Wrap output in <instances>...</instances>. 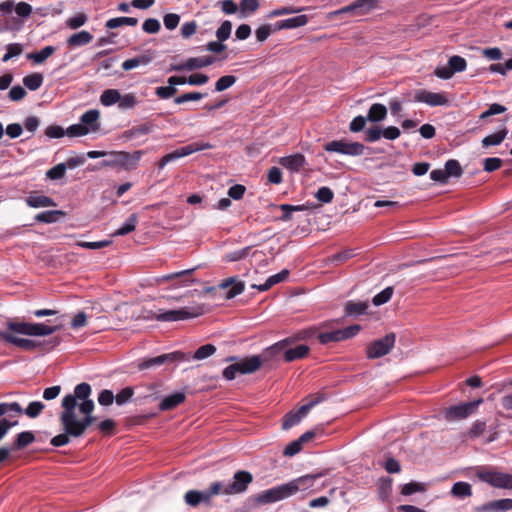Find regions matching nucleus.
Instances as JSON below:
<instances>
[{
	"label": "nucleus",
	"mask_w": 512,
	"mask_h": 512,
	"mask_svg": "<svg viewBox=\"0 0 512 512\" xmlns=\"http://www.w3.org/2000/svg\"><path fill=\"white\" fill-rule=\"evenodd\" d=\"M356 254L353 249H346L344 251H341L337 254H334L331 256L330 261L336 264L343 263L352 257H354Z\"/></svg>",
	"instance_id": "62"
},
{
	"label": "nucleus",
	"mask_w": 512,
	"mask_h": 512,
	"mask_svg": "<svg viewBox=\"0 0 512 512\" xmlns=\"http://www.w3.org/2000/svg\"><path fill=\"white\" fill-rule=\"evenodd\" d=\"M368 307V302L348 301L345 305V312L347 315L359 316L365 314Z\"/></svg>",
	"instance_id": "32"
},
{
	"label": "nucleus",
	"mask_w": 512,
	"mask_h": 512,
	"mask_svg": "<svg viewBox=\"0 0 512 512\" xmlns=\"http://www.w3.org/2000/svg\"><path fill=\"white\" fill-rule=\"evenodd\" d=\"M161 28L159 20L155 18H148L143 22L142 29L148 34L158 33Z\"/></svg>",
	"instance_id": "59"
},
{
	"label": "nucleus",
	"mask_w": 512,
	"mask_h": 512,
	"mask_svg": "<svg viewBox=\"0 0 512 512\" xmlns=\"http://www.w3.org/2000/svg\"><path fill=\"white\" fill-rule=\"evenodd\" d=\"M16 334V332H13L8 329L7 331L0 332V339L6 343L13 344L14 346L24 351H35L42 345V343L39 341L22 338L17 336Z\"/></svg>",
	"instance_id": "15"
},
{
	"label": "nucleus",
	"mask_w": 512,
	"mask_h": 512,
	"mask_svg": "<svg viewBox=\"0 0 512 512\" xmlns=\"http://www.w3.org/2000/svg\"><path fill=\"white\" fill-rule=\"evenodd\" d=\"M208 311L205 304H197L190 307H183L175 310H159L154 318L161 322H174L195 318L205 314Z\"/></svg>",
	"instance_id": "3"
},
{
	"label": "nucleus",
	"mask_w": 512,
	"mask_h": 512,
	"mask_svg": "<svg viewBox=\"0 0 512 512\" xmlns=\"http://www.w3.org/2000/svg\"><path fill=\"white\" fill-rule=\"evenodd\" d=\"M138 223V217L136 214H131L123 225L118 228L112 236H124L135 230Z\"/></svg>",
	"instance_id": "34"
},
{
	"label": "nucleus",
	"mask_w": 512,
	"mask_h": 512,
	"mask_svg": "<svg viewBox=\"0 0 512 512\" xmlns=\"http://www.w3.org/2000/svg\"><path fill=\"white\" fill-rule=\"evenodd\" d=\"M221 491V481H215L205 490H188L184 495V501L191 507H197L200 504L209 506L214 496L222 495Z\"/></svg>",
	"instance_id": "4"
},
{
	"label": "nucleus",
	"mask_w": 512,
	"mask_h": 512,
	"mask_svg": "<svg viewBox=\"0 0 512 512\" xmlns=\"http://www.w3.org/2000/svg\"><path fill=\"white\" fill-rule=\"evenodd\" d=\"M185 398H186L185 393L175 392V393L163 398V400L161 401V403L159 405V409L161 411H167V410L174 409L175 407H177L178 405L183 403Z\"/></svg>",
	"instance_id": "24"
},
{
	"label": "nucleus",
	"mask_w": 512,
	"mask_h": 512,
	"mask_svg": "<svg viewBox=\"0 0 512 512\" xmlns=\"http://www.w3.org/2000/svg\"><path fill=\"white\" fill-rule=\"evenodd\" d=\"M67 170V166L65 163H59L55 165L54 167L50 168L46 172L47 178L51 180H58L64 177Z\"/></svg>",
	"instance_id": "49"
},
{
	"label": "nucleus",
	"mask_w": 512,
	"mask_h": 512,
	"mask_svg": "<svg viewBox=\"0 0 512 512\" xmlns=\"http://www.w3.org/2000/svg\"><path fill=\"white\" fill-rule=\"evenodd\" d=\"M301 421V415L296 412H289L284 416L282 428L288 430L291 427L297 425Z\"/></svg>",
	"instance_id": "57"
},
{
	"label": "nucleus",
	"mask_w": 512,
	"mask_h": 512,
	"mask_svg": "<svg viewBox=\"0 0 512 512\" xmlns=\"http://www.w3.org/2000/svg\"><path fill=\"white\" fill-rule=\"evenodd\" d=\"M354 8V14L355 15H363L370 11L374 5V0H356L352 3Z\"/></svg>",
	"instance_id": "44"
},
{
	"label": "nucleus",
	"mask_w": 512,
	"mask_h": 512,
	"mask_svg": "<svg viewBox=\"0 0 512 512\" xmlns=\"http://www.w3.org/2000/svg\"><path fill=\"white\" fill-rule=\"evenodd\" d=\"M477 478L495 488L512 489V475L488 469L485 467H478L476 470Z\"/></svg>",
	"instance_id": "5"
},
{
	"label": "nucleus",
	"mask_w": 512,
	"mask_h": 512,
	"mask_svg": "<svg viewBox=\"0 0 512 512\" xmlns=\"http://www.w3.org/2000/svg\"><path fill=\"white\" fill-rule=\"evenodd\" d=\"M26 203L32 208L54 207L56 203L54 200L45 195L30 194L26 198Z\"/></svg>",
	"instance_id": "26"
},
{
	"label": "nucleus",
	"mask_w": 512,
	"mask_h": 512,
	"mask_svg": "<svg viewBox=\"0 0 512 512\" xmlns=\"http://www.w3.org/2000/svg\"><path fill=\"white\" fill-rule=\"evenodd\" d=\"M177 88L176 87H172L171 85L168 84V86H160V87H157L155 89V94L160 98V99H169L171 98L172 96H174L176 93H177Z\"/></svg>",
	"instance_id": "63"
},
{
	"label": "nucleus",
	"mask_w": 512,
	"mask_h": 512,
	"mask_svg": "<svg viewBox=\"0 0 512 512\" xmlns=\"http://www.w3.org/2000/svg\"><path fill=\"white\" fill-rule=\"evenodd\" d=\"M483 402L480 398L475 401L461 403L445 408L443 411V417L448 422H455L466 419L470 415L476 412L478 406Z\"/></svg>",
	"instance_id": "9"
},
{
	"label": "nucleus",
	"mask_w": 512,
	"mask_h": 512,
	"mask_svg": "<svg viewBox=\"0 0 512 512\" xmlns=\"http://www.w3.org/2000/svg\"><path fill=\"white\" fill-rule=\"evenodd\" d=\"M11 413H15L16 415L23 413V409L18 402L0 403V417L6 414L11 415Z\"/></svg>",
	"instance_id": "45"
},
{
	"label": "nucleus",
	"mask_w": 512,
	"mask_h": 512,
	"mask_svg": "<svg viewBox=\"0 0 512 512\" xmlns=\"http://www.w3.org/2000/svg\"><path fill=\"white\" fill-rule=\"evenodd\" d=\"M45 405L40 401H33L28 404V406L23 410L29 418H36L43 411Z\"/></svg>",
	"instance_id": "51"
},
{
	"label": "nucleus",
	"mask_w": 512,
	"mask_h": 512,
	"mask_svg": "<svg viewBox=\"0 0 512 512\" xmlns=\"http://www.w3.org/2000/svg\"><path fill=\"white\" fill-rule=\"evenodd\" d=\"M230 286H231V288L227 292V295H226L227 299H232V298L240 295L244 291L245 283L243 281L237 280L235 277H230V278L223 280L219 284V288L223 289V290L227 289Z\"/></svg>",
	"instance_id": "20"
},
{
	"label": "nucleus",
	"mask_w": 512,
	"mask_h": 512,
	"mask_svg": "<svg viewBox=\"0 0 512 512\" xmlns=\"http://www.w3.org/2000/svg\"><path fill=\"white\" fill-rule=\"evenodd\" d=\"M395 334L388 333L384 337L373 341L366 348L368 359H377L387 355L395 345Z\"/></svg>",
	"instance_id": "11"
},
{
	"label": "nucleus",
	"mask_w": 512,
	"mask_h": 512,
	"mask_svg": "<svg viewBox=\"0 0 512 512\" xmlns=\"http://www.w3.org/2000/svg\"><path fill=\"white\" fill-rule=\"evenodd\" d=\"M361 329L360 325H351L344 329H337L329 332H321L318 340L321 344H329L331 342H340L354 337Z\"/></svg>",
	"instance_id": "12"
},
{
	"label": "nucleus",
	"mask_w": 512,
	"mask_h": 512,
	"mask_svg": "<svg viewBox=\"0 0 512 512\" xmlns=\"http://www.w3.org/2000/svg\"><path fill=\"white\" fill-rule=\"evenodd\" d=\"M253 481V475L245 470H239L234 473L232 482L224 484L221 482L222 495L242 494L247 491L249 484Z\"/></svg>",
	"instance_id": "8"
},
{
	"label": "nucleus",
	"mask_w": 512,
	"mask_h": 512,
	"mask_svg": "<svg viewBox=\"0 0 512 512\" xmlns=\"http://www.w3.org/2000/svg\"><path fill=\"white\" fill-rule=\"evenodd\" d=\"M154 126L150 123H143L137 126H133L131 129L126 130L123 133L125 139L131 140L138 138L143 135H148L153 131Z\"/></svg>",
	"instance_id": "27"
},
{
	"label": "nucleus",
	"mask_w": 512,
	"mask_h": 512,
	"mask_svg": "<svg viewBox=\"0 0 512 512\" xmlns=\"http://www.w3.org/2000/svg\"><path fill=\"white\" fill-rule=\"evenodd\" d=\"M329 153H338L346 156H361L364 153L365 146L360 142H351L346 139H339L327 142L323 146Z\"/></svg>",
	"instance_id": "6"
},
{
	"label": "nucleus",
	"mask_w": 512,
	"mask_h": 512,
	"mask_svg": "<svg viewBox=\"0 0 512 512\" xmlns=\"http://www.w3.org/2000/svg\"><path fill=\"white\" fill-rule=\"evenodd\" d=\"M8 329L22 335L47 336L57 331V326H48L43 323L18 322L9 323Z\"/></svg>",
	"instance_id": "7"
},
{
	"label": "nucleus",
	"mask_w": 512,
	"mask_h": 512,
	"mask_svg": "<svg viewBox=\"0 0 512 512\" xmlns=\"http://www.w3.org/2000/svg\"><path fill=\"white\" fill-rule=\"evenodd\" d=\"M139 101L136 96L132 93L121 95V99L119 100V108L120 109H132L134 108Z\"/></svg>",
	"instance_id": "55"
},
{
	"label": "nucleus",
	"mask_w": 512,
	"mask_h": 512,
	"mask_svg": "<svg viewBox=\"0 0 512 512\" xmlns=\"http://www.w3.org/2000/svg\"><path fill=\"white\" fill-rule=\"evenodd\" d=\"M197 29H198V25H197L196 21L184 22L180 29L181 36L184 39H188L196 33Z\"/></svg>",
	"instance_id": "60"
},
{
	"label": "nucleus",
	"mask_w": 512,
	"mask_h": 512,
	"mask_svg": "<svg viewBox=\"0 0 512 512\" xmlns=\"http://www.w3.org/2000/svg\"><path fill=\"white\" fill-rule=\"evenodd\" d=\"M393 295V288L392 287H386L384 290L376 294L373 299L372 303L375 306H381L385 303H387Z\"/></svg>",
	"instance_id": "47"
},
{
	"label": "nucleus",
	"mask_w": 512,
	"mask_h": 512,
	"mask_svg": "<svg viewBox=\"0 0 512 512\" xmlns=\"http://www.w3.org/2000/svg\"><path fill=\"white\" fill-rule=\"evenodd\" d=\"M91 394V386L88 384V383H80L78 385H76V387L74 388V394H71L72 397H75V401H77V399L79 400H82L81 402H85V401H92L91 399H89V396Z\"/></svg>",
	"instance_id": "40"
},
{
	"label": "nucleus",
	"mask_w": 512,
	"mask_h": 512,
	"mask_svg": "<svg viewBox=\"0 0 512 512\" xmlns=\"http://www.w3.org/2000/svg\"><path fill=\"white\" fill-rule=\"evenodd\" d=\"M56 51L54 46H45L37 52L27 54V59L33 61L35 64L44 63L54 52Z\"/></svg>",
	"instance_id": "30"
},
{
	"label": "nucleus",
	"mask_w": 512,
	"mask_h": 512,
	"mask_svg": "<svg viewBox=\"0 0 512 512\" xmlns=\"http://www.w3.org/2000/svg\"><path fill=\"white\" fill-rule=\"evenodd\" d=\"M286 29H295L305 26L309 22L307 15H297L291 18L284 19Z\"/></svg>",
	"instance_id": "42"
},
{
	"label": "nucleus",
	"mask_w": 512,
	"mask_h": 512,
	"mask_svg": "<svg viewBox=\"0 0 512 512\" xmlns=\"http://www.w3.org/2000/svg\"><path fill=\"white\" fill-rule=\"evenodd\" d=\"M188 359H189V357H186L185 353L180 352V351H174L171 353L162 354V355H159L156 357L144 359L138 364V368L140 370H145V369H149L152 367L161 366L166 363H172V362L183 361V360H188Z\"/></svg>",
	"instance_id": "14"
},
{
	"label": "nucleus",
	"mask_w": 512,
	"mask_h": 512,
	"mask_svg": "<svg viewBox=\"0 0 512 512\" xmlns=\"http://www.w3.org/2000/svg\"><path fill=\"white\" fill-rule=\"evenodd\" d=\"M426 490V487L423 483L419 482H410L407 484H404L401 489V493L405 496L412 495L416 492H424Z\"/></svg>",
	"instance_id": "53"
},
{
	"label": "nucleus",
	"mask_w": 512,
	"mask_h": 512,
	"mask_svg": "<svg viewBox=\"0 0 512 512\" xmlns=\"http://www.w3.org/2000/svg\"><path fill=\"white\" fill-rule=\"evenodd\" d=\"M445 173H447V177H460L463 173V170L460 166V163L455 159H450L445 163L444 168Z\"/></svg>",
	"instance_id": "43"
},
{
	"label": "nucleus",
	"mask_w": 512,
	"mask_h": 512,
	"mask_svg": "<svg viewBox=\"0 0 512 512\" xmlns=\"http://www.w3.org/2000/svg\"><path fill=\"white\" fill-rule=\"evenodd\" d=\"M387 116V108L385 105L380 103H374L368 110L367 120L370 122L383 121Z\"/></svg>",
	"instance_id": "29"
},
{
	"label": "nucleus",
	"mask_w": 512,
	"mask_h": 512,
	"mask_svg": "<svg viewBox=\"0 0 512 512\" xmlns=\"http://www.w3.org/2000/svg\"><path fill=\"white\" fill-rule=\"evenodd\" d=\"M152 61V56L144 54L131 59H127L122 63V68L125 71L132 70L139 66L148 65Z\"/></svg>",
	"instance_id": "31"
},
{
	"label": "nucleus",
	"mask_w": 512,
	"mask_h": 512,
	"mask_svg": "<svg viewBox=\"0 0 512 512\" xmlns=\"http://www.w3.org/2000/svg\"><path fill=\"white\" fill-rule=\"evenodd\" d=\"M34 441H35V436L31 431L21 432L17 435L12 449L13 450L23 449V448L27 447L28 445H30L31 443H33Z\"/></svg>",
	"instance_id": "36"
},
{
	"label": "nucleus",
	"mask_w": 512,
	"mask_h": 512,
	"mask_svg": "<svg viewBox=\"0 0 512 512\" xmlns=\"http://www.w3.org/2000/svg\"><path fill=\"white\" fill-rule=\"evenodd\" d=\"M65 132L69 137H80L89 134V129H86L85 125L80 122L69 126Z\"/></svg>",
	"instance_id": "56"
},
{
	"label": "nucleus",
	"mask_w": 512,
	"mask_h": 512,
	"mask_svg": "<svg viewBox=\"0 0 512 512\" xmlns=\"http://www.w3.org/2000/svg\"><path fill=\"white\" fill-rule=\"evenodd\" d=\"M63 411L60 415V422L65 431L71 437L82 436L87 428L91 426L95 417L92 415L94 410L93 401L78 403L71 394L62 399Z\"/></svg>",
	"instance_id": "2"
},
{
	"label": "nucleus",
	"mask_w": 512,
	"mask_h": 512,
	"mask_svg": "<svg viewBox=\"0 0 512 512\" xmlns=\"http://www.w3.org/2000/svg\"><path fill=\"white\" fill-rule=\"evenodd\" d=\"M92 39L93 35L90 32L82 30L80 32L72 34L66 42L68 47L75 48L89 44L92 41Z\"/></svg>",
	"instance_id": "25"
},
{
	"label": "nucleus",
	"mask_w": 512,
	"mask_h": 512,
	"mask_svg": "<svg viewBox=\"0 0 512 512\" xmlns=\"http://www.w3.org/2000/svg\"><path fill=\"white\" fill-rule=\"evenodd\" d=\"M451 494L454 497H458V498L469 497L472 495V487L467 482H462V481L456 482L452 486Z\"/></svg>",
	"instance_id": "38"
},
{
	"label": "nucleus",
	"mask_w": 512,
	"mask_h": 512,
	"mask_svg": "<svg viewBox=\"0 0 512 512\" xmlns=\"http://www.w3.org/2000/svg\"><path fill=\"white\" fill-rule=\"evenodd\" d=\"M289 276V271L287 269H283L277 274H274L267 278V280L260 285L253 284L252 288L259 290L260 292H264L272 288L274 285L285 281Z\"/></svg>",
	"instance_id": "22"
},
{
	"label": "nucleus",
	"mask_w": 512,
	"mask_h": 512,
	"mask_svg": "<svg viewBox=\"0 0 512 512\" xmlns=\"http://www.w3.org/2000/svg\"><path fill=\"white\" fill-rule=\"evenodd\" d=\"M236 82V77L233 75H225L220 77L215 83V90L217 92H222L231 86H233Z\"/></svg>",
	"instance_id": "48"
},
{
	"label": "nucleus",
	"mask_w": 512,
	"mask_h": 512,
	"mask_svg": "<svg viewBox=\"0 0 512 512\" xmlns=\"http://www.w3.org/2000/svg\"><path fill=\"white\" fill-rule=\"evenodd\" d=\"M448 65L453 70V73L462 72L466 69V60L458 55H454L449 58Z\"/></svg>",
	"instance_id": "52"
},
{
	"label": "nucleus",
	"mask_w": 512,
	"mask_h": 512,
	"mask_svg": "<svg viewBox=\"0 0 512 512\" xmlns=\"http://www.w3.org/2000/svg\"><path fill=\"white\" fill-rule=\"evenodd\" d=\"M215 62V57L213 56H202V57H192L187 59L184 63L171 65L170 71H192L195 69H201L207 66L212 65Z\"/></svg>",
	"instance_id": "17"
},
{
	"label": "nucleus",
	"mask_w": 512,
	"mask_h": 512,
	"mask_svg": "<svg viewBox=\"0 0 512 512\" xmlns=\"http://www.w3.org/2000/svg\"><path fill=\"white\" fill-rule=\"evenodd\" d=\"M315 197L322 203H330L333 200L334 193L329 187L323 186L317 190Z\"/></svg>",
	"instance_id": "58"
},
{
	"label": "nucleus",
	"mask_w": 512,
	"mask_h": 512,
	"mask_svg": "<svg viewBox=\"0 0 512 512\" xmlns=\"http://www.w3.org/2000/svg\"><path fill=\"white\" fill-rule=\"evenodd\" d=\"M100 113L96 109L86 111L80 118L82 125L89 129V133L96 132L99 129Z\"/></svg>",
	"instance_id": "23"
},
{
	"label": "nucleus",
	"mask_w": 512,
	"mask_h": 512,
	"mask_svg": "<svg viewBox=\"0 0 512 512\" xmlns=\"http://www.w3.org/2000/svg\"><path fill=\"white\" fill-rule=\"evenodd\" d=\"M143 155V151L137 150L132 153L119 151L112 153L113 160L110 162H105V165H118L125 170H132L137 167L138 162L140 161Z\"/></svg>",
	"instance_id": "13"
},
{
	"label": "nucleus",
	"mask_w": 512,
	"mask_h": 512,
	"mask_svg": "<svg viewBox=\"0 0 512 512\" xmlns=\"http://www.w3.org/2000/svg\"><path fill=\"white\" fill-rule=\"evenodd\" d=\"M414 99L416 102L425 103L432 107L449 105V99L445 93L430 92L424 89L416 91Z\"/></svg>",
	"instance_id": "16"
},
{
	"label": "nucleus",
	"mask_w": 512,
	"mask_h": 512,
	"mask_svg": "<svg viewBox=\"0 0 512 512\" xmlns=\"http://www.w3.org/2000/svg\"><path fill=\"white\" fill-rule=\"evenodd\" d=\"M23 52V47L19 43H10L6 46V53L4 54L2 61L8 62L14 57H18Z\"/></svg>",
	"instance_id": "46"
},
{
	"label": "nucleus",
	"mask_w": 512,
	"mask_h": 512,
	"mask_svg": "<svg viewBox=\"0 0 512 512\" xmlns=\"http://www.w3.org/2000/svg\"><path fill=\"white\" fill-rule=\"evenodd\" d=\"M512 510V499L504 498L484 503L475 508L476 512H507Z\"/></svg>",
	"instance_id": "18"
},
{
	"label": "nucleus",
	"mask_w": 512,
	"mask_h": 512,
	"mask_svg": "<svg viewBox=\"0 0 512 512\" xmlns=\"http://www.w3.org/2000/svg\"><path fill=\"white\" fill-rule=\"evenodd\" d=\"M216 352V347L213 344H205L200 346L193 355L185 354L186 357H189V360H204L210 356H212Z\"/></svg>",
	"instance_id": "33"
},
{
	"label": "nucleus",
	"mask_w": 512,
	"mask_h": 512,
	"mask_svg": "<svg viewBox=\"0 0 512 512\" xmlns=\"http://www.w3.org/2000/svg\"><path fill=\"white\" fill-rule=\"evenodd\" d=\"M87 16L83 13H78L77 15L69 18L66 21V25L71 29H78L83 26L87 22Z\"/></svg>",
	"instance_id": "64"
},
{
	"label": "nucleus",
	"mask_w": 512,
	"mask_h": 512,
	"mask_svg": "<svg viewBox=\"0 0 512 512\" xmlns=\"http://www.w3.org/2000/svg\"><path fill=\"white\" fill-rule=\"evenodd\" d=\"M63 214L64 213L62 211L58 210L44 211L38 213L35 216V220L41 223H54L58 221L59 217L62 216Z\"/></svg>",
	"instance_id": "41"
},
{
	"label": "nucleus",
	"mask_w": 512,
	"mask_h": 512,
	"mask_svg": "<svg viewBox=\"0 0 512 512\" xmlns=\"http://www.w3.org/2000/svg\"><path fill=\"white\" fill-rule=\"evenodd\" d=\"M323 474H306L295 478L287 483L272 487L257 494L255 501L258 504L265 505L275 503L289 498L298 492L314 494L321 491L325 482H319Z\"/></svg>",
	"instance_id": "1"
},
{
	"label": "nucleus",
	"mask_w": 512,
	"mask_h": 512,
	"mask_svg": "<svg viewBox=\"0 0 512 512\" xmlns=\"http://www.w3.org/2000/svg\"><path fill=\"white\" fill-rule=\"evenodd\" d=\"M309 353V347L304 344L297 345L294 348H289L284 351V359L287 362H292L297 359L306 357Z\"/></svg>",
	"instance_id": "28"
},
{
	"label": "nucleus",
	"mask_w": 512,
	"mask_h": 512,
	"mask_svg": "<svg viewBox=\"0 0 512 512\" xmlns=\"http://www.w3.org/2000/svg\"><path fill=\"white\" fill-rule=\"evenodd\" d=\"M507 133H508L507 129L504 128L500 131L490 134V135L486 136L485 138H483L482 145L484 147L499 145L504 141V139L507 136Z\"/></svg>",
	"instance_id": "37"
},
{
	"label": "nucleus",
	"mask_w": 512,
	"mask_h": 512,
	"mask_svg": "<svg viewBox=\"0 0 512 512\" xmlns=\"http://www.w3.org/2000/svg\"><path fill=\"white\" fill-rule=\"evenodd\" d=\"M213 146L207 142H193L183 147L174 150L171 153L164 155L159 163V169H163L168 163L180 159L185 156H189L195 152L211 149Z\"/></svg>",
	"instance_id": "10"
},
{
	"label": "nucleus",
	"mask_w": 512,
	"mask_h": 512,
	"mask_svg": "<svg viewBox=\"0 0 512 512\" xmlns=\"http://www.w3.org/2000/svg\"><path fill=\"white\" fill-rule=\"evenodd\" d=\"M205 95L200 92H188L174 98L175 104H184L189 101L201 100Z\"/></svg>",
	"instance_id": "54"
},
{
	"label": "nucleus",
	"mask_w": 512,
	"mask_h": 512,
	"mask_svg": "<svg viewBox=\"0 0 512 512\" xmlns=\"http://www.w3.org/2000/svg\"><path fill=\"white\" fill-rule=\"evenodd\" d=\"M237 364L239 367V374H250L257 371L261 367L262 361L260 356L253 355L241 359L237 362Z\"/></svg>",
	"instance_id": "21"
},
{
	"label": "nucleus",
	"mask_w": 512,
	"mask_h": 512,
	"mask_svg": "<svg viewBox=\"0 0 512 512\" xmlns=\"http://www.w3.org/2000/svg\"><path fill=\"white\" fill-rule=\"evenodd\" d=\"M279 163L284 168L294 173L300 171V169L306 164V159L303 154L296 153L293 155L281 157Z\"/></svg>",
	"instance_id": "19"
},
{
	"label": "nucleus",
	"mask_w": 512,
	"mask_h": 512,
	"mask_svg": "<svg viewBox=\"0 0 512 512\" xmlns=\"http://www.w3.org/2000/svg\"><path fill=\"white\" fill-rule=\"evenodd\" d=\"M121 99V94L116 89H106L102 92L100 96V102L103 106L109 107L116 103H119Z\"/></svg>",
	"instance_id": "35"
},
{
	"label": "nucleus",
	"mask_w": 512,
	"mask_h": 512,
	"mask_svg": "<svg viewBox=\"0 0 512 512\" xmlns=\"http://www.w3.org/2000/svg\"><path fill=\"white\" fill-rule=\"evenodd\" d=\"M231 31H232V23L229 20H225L222 22L220 27L217 29L216 37L220 42H224L230 37Z\"/></svg>",
	"instance_id": "50"
},
{
	"label": "nucleus",
	"mask_w": 512,
	"mask_h": 512,
	"mask_svg": "<svg viewBox=\"0 0 512 512\" xmlns=\"http://www.w3.org/2000/svg\"><path fill=\"white\" fill-rule=\"evenodd\" d=\"M43 76L40 73H32L23 78V84L31 91L38 90L43 84Z\"/></svg>",
	"instance_id": "39"
},
{
	"label": "nucleus",
	"mask_w": 512,
	"mask_h": 512,
	"mask_svg": "<svg viewBox=\"0 0 512 512\" xmlns=\"http://www.w3.org/2000/svg\"><path fill=\"white\" fill-rule=\"evenodd\" d=\"M134 395V390L132 387H126L122 389L116 396L115 401L117 405H124L128 401L131 400L132 396Z\"/></svg>",
	"instance_id": "61"
}]
</instances>
